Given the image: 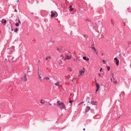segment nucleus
<instances>
[{
	"instance_id": "1",
	"label": "nucleus",
	"mask_w": 131,
	"mask_h": 131,
	"mask_svg": "<svg viewBox=\"0 0 131 131\" xmlns=\"http://www.w3.org/2000/svg\"><path fill=\"white\" fill-rule=\"evenodd\" d=\"M58 108H59L60 110H62L65 109L66 108V106L64 103L63 102L61 105H60Z\"/></svg>"
},
{
	"instance_id": "2",
	"label": "nucleus",
	"mask_w": 131,
	"mask_h": 131,
	"mask_svg": "<svg viewBox=\"0 0 131 131\" xmlns=\"http://www.w3.org/2000/svg\"><path fill=\"white\" fill-rule=\"evenodd\" d=\"M51 17H54V16L56 15V14L57 15V13L56 12H53V11H51Z\"/></svg>"
},
{
	"instance_id": "3",
	"label": "nucleus",
	"mask_w": 131,
	"mask_h": 131,
	"mask_svg": "<svg viewBox=\"0 0 131 131\" xmlns=\"http://www.w3.org/2000/svg\"><path fill=\"white\" fill-rule=\"evenodd\" d=\"M63 102H61L60 101H58L57 102V105L59 107Z\"/></svg>"
},
{
	"instance_id": "4",
	"label": "nucleus",
	"mask_w": 131,
	"mask_h": 131,
	"mask_svg": "<svg viewBox=\"0 0 131 131\" xmlns=\"http://www.w3.org/2000/svg\"><path fill=\"white\" fill-rule=\"evenodd\" d=\"M95 82L96 83V92H97L99 89V88H100V86L99 84L97 83L96 81H95Z\"/></svg>"
},
{
	"instance_id": "5",
	"label": "nucleus",
	"mask_w": 131,
	"mask_h": 131,
	"mask_svg": "<svg viewBox=\"0 0 131 131\" xmlns=\"http://www.w3.org/2000/svg\"><path fill=\"white\" fill-rule=\"evenodd\" d=\"M83 70H81L79 71L80 75H83L84 74L85 71V69L84 68H83Z\"/></svg>"
},
{
	"instance_id": "6",
	"label": "nucleus",
	"mask_w": 131,
	"mask_h": 131,
	"mask_svg": "<svg viewBox=\"0 0 131 131\" xmlns=\"http://www.w3.org/2000/svg\"><path fill=\"white\" fill-rule=\"evenodd\" d=\"M55 84L56 86H58L59 88H60L62 86V85H60L59 84V82H58L55 83Z\"/></svg>"
},
{
	"instance_id": "7",
	"label": "nucleus",
	"mask_w": 131,
	"mask_h": 131,
	"mask_svg": "<svg viewBox=\"0 0 131 131\" xmlns=\"http://www.w3.org/2000/svg\"><path fill=\"white\" fill-rule=\"evenodd\" d=\"M91 48L93 50H94V52L96 54H97L98 52L96 50L95 47H92Z\"/></svg>"
},
{
	"instance_id": "8",
	"label": "nucleus",
	"mask_w": 131,
	"mask_h": 131,
	"mask_svg": "<svg viewBox=\"0 0 131 131\" xmlns=\"http://www.w3.org/2000/svg\"><path fill=\"white\" fill-rule=\"evenodd\" d=\"M114 59L115 60H116V64L117 65H119V60L118 59H117V58L115 57L114 58Z\"/></svg>"
},
{
	"instance_id": "9",
	"label": "nucleus",
	"mask_w": 131,
	"mask_h": 131,
	"mask_svg": "<svg viewBox=\"0 0 131 131\" xmlns=\"http://www.w3.org/2000/svg\"><path fill=\"white\" fill-rule=\"evenodd\" d=\"M89 103H91V104L93 105H96L97 103V102L96 101H92L91 102H90L89 101Z\"/></svg>"
},
{
	"instance_id": "10",
	"label": "nucleus",
	"mask_w": 131,
	"mask_h": 131,
	"mask_svg": "<svg viewBox=\"0 0 131 131\" xmlns=\"http://www.w3.org/2000/svg\"><path fill=\"white\" fill-rule=\"evenodd\" d=\"M83 60H86V61H88L89 60V59L88 58H86V56L83 57Z\"/></svg>"
},
{
	"instance_id": "11",
	"label": "nucleus",
	"mask_w": 131,
	"mask_h": 131,
	"mask_svg": "<svg viewBox=\"0 0 131 131\" xmlns=\"http://www.w3.org/2000/svg\"><path fill=\"white\" fill-rule=\"evenodd\" d=\"M6 20L5 19H3L1 21V22H2L3 23H4V25H5L6 23Z\"/></svg>"
},
{
	"instance_id": "12",
	"label": "nucleus",
	"mask_w": 131,
	"mask_h": 131,
	"mask_svg": "<svg viewBox=\"0 0 131 131\" xmlns=\"http://www.w3.org/2000/svg\"><path fill=\"white\" fill-rule=\"evenodd\" d=\"M90 107L89 106H87L86 107V109L85 111V113H86L90 109Z\"/></svg>"
},
{
	"instance_id": "13",
	"label": "nucleus",
	"mask_w": 131,
	"mask_h": 131,
	"mask_svg": "<svg viewBox=\"0 0 131 131\" xmlns=\"http://www.w3.org/2000/svg\"><path fill=\"white\" fill-rule=\"evenodd\" d=\"M110 23H111V24L112 25H113L114 24V21L112 19H111V21H110Z\"/></svg>"
},
{
	"instance_id": "14",
	"label": "nucleus",
	"mask_w": 131,
	"mask_h": 131,
	"mask_svg": "<svg viewBox=\"0 0 131 131\" xmlns=\"http://www.w3.org/2000/svg\"><path fill=\"white\" fill-rule=\"evenodd\" d=\"M71 57L69 56H67L65 59H71Z\"/></svg>"
},
{
	"instance_id": "15",
	"label": "nucleus",
	"mask_w": 131,
	"mask_h": 131,
	"mask_svg": "<svg viewBox=\"0 0 131 131\" xmlns=\"http://www.w3.org/2000/svg\"><path fill=\"white\" fill-rule=\"evenodd\" d=\"M40 103L42 104H45V101L44 100H41V102H40Z\"/></svg>"
},
{
	"instance_id": "16",
	"label": "nucleus",
	"mask_w": 131,
	"mask_h": 131,
	"mask_svg": "<svg viewBox=\"0 0 131 131\" xmlns=\"http://www.w3.org/2000/svg\"><path fill=\"white\" fill-rule=\"evenodd\" d=\"M9 57L10 58H11V60H12L13 61H16V60H15L14 59V57H13L12 56H10Z\"/></svg>"
},
{
	"instance_id": "17",
	"label": "nucleus",
	"mask_w": 131,
	"mask_h": 131,
	"mask_svg": "<svg viewBox=\"0 0 131 131\" xmlns=\"http://www.w3.org/2000/svg\"><path fill=\"white\" fill-rule=\"evenodd\" d=\"M48 58L49 59H50L51 58V57L50 56H47L45 59V60H47Z\"/></svg>"
},
{
	"instance_id": "18",
	"label": "nucleus",
	"mask_w": 131,
	"mask_h": 131,
	"mask_svg": "<svg viewBox=\"0 0 131 131\" xmlns=\"http://www.w3.org/2000/svg\"><path fill=\"white\" fill-rule=\"evenodd\" d=\"M38 74L39 76V78H38L40 79V81H42V80H43V79H41V77L40 76V75L39 73H38Z\"/></svg>"
},
{
	"instance_id": "19",
	"label": "nucleus",
	"mask_w": 131,
	"mask_h": 131,
	"mask_svg": "<svg viewBox=\"0 0 131 131\" xmlns=\"http://www.w3.org/2000/svg\"><path fill=\"white\" fill-rule=\"evenodd\" d=\"M68 70L70 72H71L72 71L71 69L70 68H68Z\"/></svg>"
},
{
	"instance_id": "20",
	"label": "nucleus",
	"mask_w": 131,
	"mask_h": 131,
	"mask_svg": "<svg viewBox=\"0 0 131 131\" xmlns=\"http://www.w3.org/2000/svg\"><path fill=\"white\" fill-rule=\"evenodd\" d=\"M46 79V80H49L50 79L49 78H48V77H45V78H43V79Z\"/></svg>"
},
{
	"instance_id": "21",
	"label": "nucleus",
	"mask_w": 131,
	"mask_h": 131,
	"mask_svg": "<svg viewBox=\"0 0 131 131\" xmlns=\"http://www.w3.org/2000/svg\"><path fill=\"white\" fill-rule=\"evenodd\" d=\"M73 60L74 61H75V62H77V61H78V59H75V58H74L73 59Z\"/></svg>"
},
{
	"instance_id": "22",
	"label": "nucleus",
	"mask_w": 131,
	"mask_h": 131,
	"mask_svg": "<svg viewBox=\"0 0 131 131\" xmlns=\"http://www.w3.org/2000/svg\"><path fill=\"white\" fill-rule=\"evenodd\" d=\"M25 81H27V78H26V75L25 74Z\"/></svg>"
},
{
	"instance_id": "23",
	"label": "nucleus",
	"mask_w": 131,
	"mask_h": 131,
	"mask_svg": "<svg viewBox=\"0 0 131 131\" xmlns=\"http://www.w3.org/2000/svg\"><path fill=\"white\" fill-rule=\"evenodd\" d=\"M107 70L108 71H109L110 69V67L109 66L107 67Z\"/></svg>"
},
{
	"instance_id": "24",
	"label": "nucleus",
	"mask_w": 131,
	"mask_h": 131,
	"mask_svg": "<svg viewBox=\"0 0 131 131\" xmlns=\"http://www.w3.org/2000/svg\"><path fill=\"white\" fill-rule=\"evenodd\" d=\"M15 25L16 26H19V24L18 23H16L15 24Z\"/></svg>"
},
{
	"instance_id": "25",
	"label": "nucleus",
	"mask_w": 131,
	"mask_h": 131,
	"mask_svg": "<svg viewBox=\"0 0 131 131\" xmlns=\"http://www.w3.org/2000/svg\"><path fill=\"white\" fill-rule=\"evenodd\" d=\"M18 30V29L17 28H16V29H14V31L15 32H16Z\"/></svg>"
},
{
	"instance_id": "26",
	"label": "nucleus",
	"mask_w": 131,
	"mask_h": 131,
	"mask_svg": "<svg viewBox=\"0 0 131 131\" xmlns=\"http://www.w3.org/2000/svg\"><path fill=\"white\" fill-rule=\"evenodd\" d=\"M102 61L103 62V63L104 64H105L106 63V61H105L104 60H102Z\"/></svg>"
},
{
	"instance_id": "27",
	"label": "nucleus",
	"mask_w": 131,
	"mask_h": 131,
	"mask_svg": "<svg viewBox=\"0 0 131 131\" xmlns=\"http://www.w3.org/2000/svg\"><path fill=\"white\" fill-rule=\"evenodd\" d=\"M73 10V8H70L69 9V10L70 11H72Z\"/></svg>"
},
{
	"instance_id": "28",
	"label": "nucleus",
	"mask_w": 131,
	"mask_h": 131,
	"mask_svg": "<svg viewBox=\"0 0 131 131\" xmlns=\"http://www.w3.org/2000/svg\"><path fill=\"white\" fill-rule=\"evenodd\" d=\"M117 81H114L113 82V83H114V84H116L117 83Z\"/></svg>"
},
{
	"instance_id": "29",
	"label": "nucleus",
	"mask_w": 131,
	"mask_h": 131,
	"mask_svg": "<svg viewBox=\"0 0 131 131\" xmlns=\"http://www.w3.org/2000/svg\"><path fill=\"white\" fill-rule=\"evenodd\" d=\"M18 22H19V23L20 24H21V21H20V20L19 19H18Z\"/></svg>"
},
{
	"instance_id": "30",
	"label": "nucleus",
	"mask_w": 131,
	"mask_h": 131,
	"mask_svg": "<svg viewBox=\"0 0 131 131\" xmlns=\"http://www.w3.org/2000/svg\"><path fill=\"white\" fill-rule=\"evenodd\" d=\"M73 102V101H71V100H70L69 101V103L71 104V103H72V102Z\"/></svg>"
},
{
	"instance_id": "31",
	"label": "nucleus",
	"mask_w": 131,
	"mask_h": 131,
	"mask_svg": "<svg viewBox=\"0 0 131 131\" xmlns=\"http://www.w3.org/2000/svg\"><path fill=\"white\" fill-rule=\"evenodd\" d=\"M72 5H70L69 7V8H72Z\"/></svg>"
},
{
	"instance_id": "32",
	"label": "nucleus",
	"mask_w": 131,
	"mask_h": 131,
	"mask_svg": "<svg viewBox=\"0 0 131 131\" xmlns=\"http://www.w3.org/2000/svg\"><path fill=\"white\" fill-rule=\"evenodd\" d=\"M82 103H83V102L79 104L78 105H80Z\"/></svg>"
},
{
	"instance_id": "33",
	"label": "nucleus",
	"mask_w": 131,
	"mask_h": 131,
	"mask_svg": "<svg viewBox=\"0 0 131 131\" xmlns=\"http://www.w3.org/2000/svg\"><path fill=\"white\" fill-rule=\"evenodd\" d=\"M112 77L114 78V74L113 73H112Z\"/></svg>"
},
{
	"instance_id": "34",
	"label": "nucleus",
	"mask_w": 131,
	"mask_h": 131,
	"mask_svg": "<svg viewBox=\"0 0 131 131\" xmlns=\"http://www.w3.org/2000/svg\"><path fill=\"white\" fill-rule=\"evenodd\" d=\"M102 68H101L100 70V72L101 71H102Z\"/></svg>"
},
{
	"instance_id": "35",
	"label": "nucleus",
	"mask_w": 131,
	"mask_h": 131,
	"mask_svg": "<svg viewBox=\"0 0 131 131\" xmlns=\"http://www.w3.org/2000/svg\"><path fill=\"white\" fill-rule=\"evenodd\" d=\"M98 76H101V74L100 73H99Z\"/></svg>"
},
{
	"instance_id": "36",
	"label": "nucleus",
	"mask_w": 131,
	"mask_h": 131,
	"mask_svg": "<svg viewBox=\"0 0 131 131\" xmlns=\"http://www.w3.org/2000/svg\"><path fill=\"white\" fill-rule=\"evenodd\" d=\"M111 81V82H112V78H111V79H110Z\"/></svg>"
},
{
	"instance_id": "37",
	"label": "nucleus",
	"mask_w": 131,
	"mask_h": 131,
	"mask_svg": "<svg viewBox=\"0 0 131 131\" xmlns=\"http://www.w3.org/2000/svg\"><path fill=\"white\" fill-rule=\"evenodd\" d=\"M15 11L17 12V10L16 9H15Z\"/></svg>"
},
{
	"instance_id": "38",
	"label": "nucleus",
	"mask_w": 131,
	"mask_h": 131,
	"mask_svg": "<svg viewBox=\"0 0 131 131\" xmlns=\"http://www.w3.org/2000/svg\"><path fill=\"white\" fill-rule=\"evenodd\" d=\"M12 31H13V29H11Z\"/></svg>"
},
{
	"instance_id": "39",
	"label": "nucleus",
	"mask_w": 131,
	"mask_h": 131,
	"mask_svg": "<svg viewBox=\"0 0 131 131\" xmlns=\"http://www.w3.org/2000/svg\"><path fill=\"white\" fill-rule=\"evenodd\" d=\"M49 104L50 105H51V104H50V103H49Z\"/></svg>"
},
{
	"instance_id": "40",
	"label": "nucleus",
	"mask_w": 131,
	"mask_h": 131,
	"mask_svg": "<svg viewBox=\"0 0 131 131\" xmlns=\"http://www.w3.org/2000/svg\"><path fill=\"white\" fill-rule=\"evenodd\" d=\"M83 130H85V128H84L83 129Z\"/></svg>"
},
{
	"instance_id": "41",
	"label": "nucleus",
	"mask_w": 131,
	"mask_h": 131,
	"mask_svg": "<svg viewBox=\"0 0 131 131\" xmlns=\"http://www.w3.org/2000/svg\"><path fill=\"white\" fill-rule=\"evenodd\" d=\"M102 55L103 56V54L102 53Z\"/></svg>"
},
{
	"instance_id": "42",
	"label": "nucleus",
	"mask_w": 131,
	"mask_h": 131,
	"mask_svg": "<svg viewBox=\"0 0 131 131\" xmlns=\"http://www.w3.org/2000/svg\"><path fill=\"white\" fill-rule=\"evenodd\" d=\"M28 2H30V1H28Z\"/></svg>"
},
{
	"instance_id": "43",
	"label": "nucleus",
	"mask_w": 131,
	"mask_h": 131,
	"mask_svg": "<svg viewBox=\"0 0 131 131\" xmlns=\"http://www.w3.org/2000/svg\"><path fill=\"white\" fill-rule=\"evenodd\" d=\"M74 80H75V79H76V78H74Z\"/></svg>"
},
{
	"instance_id": "44",
	"label": "nucleus",
	"mask_w": 131,
	"mask_h": 131,
	"mask_svg": "<svg viewBox=\"0 0 131 131\" xmlns=\"http://www.w3.org/2000/svg\"><path fill=\"white\" fill-rule=\"evenodd\" d=\"M73 80H74V79H73L72 80V81H73Z\"/></svg>"
},
{
	"instance_id": "45",
	"label": "nucleus",
	"mask_w": 131,
	"mask_h": 131,
	"mask_svg": "<svg viewBox=\"0 0 131 131\" xmlns=\"http://www.w3.org/2000/svg\"><path fill=\"white\" fill-rule=\"evenodd\" d=\"M33 2V1H31V3H32V2Z\"/></svg>"
},
{
	"instance_id": "46",
	"label": "nucleus",
	"mask_w": 131,
	"mask_h": 131,
	"mask_svg": "<svg viewBox=\"0 0 131 131\" xmlns=\"http://www.w3.org/2000/svg\"><path fill=\"white\" fill-rule=\"evenodd\" d=\"M62 56H63V55H61V57H62Z\"/></svg>"
},
{
	"instance_id": "47",
	"label": "nucleus",
	"mask_w": 131,
	"mask_h": 131,
	"mask_svg": "<svg viewBox=\"0 0 131 131\" xmlns=\"http://www.w3.org/2000/svg\"><path fill=\"white\" fill-rule=\"evenodd\" d=\"M18 2H19V0H18V1H17Z\"/></svg>"
},
{
	"instance_id": "48",
	"label": "nucleus",
	"mask_w": 131,
	"mask_h": 131,
	"mask_svg": "<svg viewBox=\"0 0 131 131\" xmlns=\"http://www.w3.org/2000/svg\"><path fill=\"white\" fill-rule=\"evenodd\" d=\"M31 14H33V13H31Z\"/></svg>"
},
{
	"instance_id": "49",
	"label": "nucleus",
	"mask_w": 131,
	"mask_h": 131,
	"mask_svg": "<svg viewBox=\"0 0 131 131\" xmlns=\"http://www.w3.org/2000/svg\"><path fill=\"white\" fill-rule=\"evenodd\" d=\"M99 22H100V21L99 20Z\"/></svg>"
}]
</instances>
